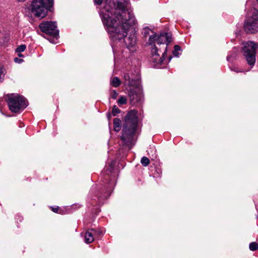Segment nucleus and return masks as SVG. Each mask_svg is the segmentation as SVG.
<instances>
[{"label":"nucleus","mask_w":258,"mask_h":258,"mask_svg":"<svg viewBox=\"0 0 258 258\" xmlns=\"http://www.w3.org/2000/svg\"><path fill=\"white\" fill-rule=\"evenodd\" d=\"M95 237H100L103 235V232L101 230H95Z\"/></svg>","instance_id":"26"},{"label":"nucleus","mask_w":258,"mask_h":258,"mask_svg":"<svg viewBox=\"0 0 258 258\" xmlns=\"http://www.w3.org/2000/svg\"><path fill=\"white\" fill-rule=\"evenodd\" d=\"M4 68L0 66V82H2L4 80Z\"/></svg>","instance_id":"21"},{"label":"nucleus","mask_w":258,"mask_h":258,"mask_svg":"<svg viewBox=\"0 0 258 258\" xmlns=\"http://www.w3.org/2000/svg\"><path fill=\"white\" fill-rule=\"evenodd\" d=\"M248 4V2H247L246 5H247Z\"/></svg>","instance_id":"36"},{"label":"nucleus","mask_w":258,"mask_h":258,"mask_svg":"<svg viewBox=\"0 0 258 258\" xmlns=\"http://www.w3.org/2000/svg\"><path fill=\"white\" fill-rule=\"evenodd\" d=\"M118 95V93L115 90L112 91L111 93V96L112 99H115Z\"/></svg>","instance_id":"25"},{"label":"nucleus","mask_w":258,"mask_h":258,"mask_svg":"<svg viewBox=\"0 0 258 258\" xmlns=\"http://www.w3.org/2000/svg\"><path fill=\"white\" fill-rule=\"evenodd\" d=\"M114 126H121V120L118 118H115L113 120Z\"/></svg>","instance_id":"23"},{"label":"nucleus","mask_w":258,"mask_h":258,"mask_svg":"<svg viewBox=\"0 0 258 258\" xmlns=\"http://www.w3.org/2000/svg\"><path fill=\"white\" fill-rule=\"evenodd\" d=\"M233 51H234L233 53H230V54H228V56H227V60L229 62L232 61V60H233V58H235L236 55V48H235L233 50Z\"/></svg>","instance_id":"15"},{"label":"nucleus","mask_w":258,"mask_h":258,"mask_svg":"<svg viewBox=\"0 0 258 258\" xmlns=\"http://www.w3.org/2000/svg\"><path fill=\"white\" fill-rule=\"evenodd\" d=\"M110 84L112 86L117 87L121 84V81L118 77H115L111 80Z\"/></svg>","instance_id":"13"},{"label":"nucleus","mask_w":258,"mask_h":258,"mask_svg":"<svg viewBox=\"0 0 258 258\" xmlns=\"http://www.w3.org/2000/svg\"><path fill=\"white\" fill-rule=\"evenodd\" d=\"M253 19V18H257L258 19V10L255 9H253L252 12V16L250 18Z\"/></svg>","instance_id":"24"},{"label":"nucleus","mask_w":258,"mask_h":258,"mask_svg":"<svg viewBox=\"0 0 258 258\" xmlns=\"http://www.w3.org/2000/svg\"><path fill=\"white\" fill-rule=\"evenodd\" d=\"M114 8L106 5L100 12L102 22L110 37L123 41L130 50L136 44L135 25L137 21L133 13L127 9L128 0H117ZM132 51H133L132 50Z\"/></svg>","instance_id":"1"},{"label":"nucleus","mask_w":258,"mask_h":258,"mask_svg":"<svg viewBox=\"0 0 258 258\" xmlns=\"http://www.w3.org/2000/svg\"><path fill=\"white\" fill-rule=\"evenodd\" d=\"M242 52L248 64L253 67L255 62V52L257 44L252 41L243 43Z\"/></svg>","instance_id":"6"},{"label":"nucleus","mask_w":258,"mask_h":258,"mask_svg":"<svg viewBox=\"0 0 258 258\" xmlns=\"http://www.w3.org/2000/svg\"><path fill=\"white\" fill-rule=\"evenodd\" d=\"M99 194H100V189L97 186H92L90 191L89 196L92 201L91 204L93 205L102 204L103 201L110 195L109 192L102 196L99 195Z\"/></svg>","instance_id":"9"},{"label":"nucleus","mask_w":258,"mask_h":258,"mask_svg":"<svg viewBox=\"0 0 258 258\" xmlns=\"http://www.w3.org/2000/svg\"><path fill=\"white\" fill-rule=\"evenodd\" d=\"M110 168L111 169H112V166L111 165H110Z\"/></svg>","instance_id":"33"},{"label":"nucleus","mask_w":258,"mask_h":258,"mask_svg":"<svg viewBox=\"0 0 258 258\" xmlns=\"http://www.w3.org/2000/svg\"><path fill=\"white\" fill-rule=\"evenodd\" d=\"M14 61L16 62L20 63H21L23 60L22 59H20L18 57H16L14 58Z\"/></svg>","instance_id":"27"},{"label":"nucleus","mask_w":258,"mask_h":258,"mask_svg":"<svg viewBox=\"0 0 258 258\" xmlns=\"http://www.w3.org/2000/svg\"><path fill=\"white\" fill-rule=\"evenodd\" d=\"M58 207H56V208H52V210L53 212H55V213H60V212H58Z\"/></svg>","instance_id":"28"},{"label":"nucleus","mask_w":258,"mask_h":258,"mask_svg":"<svg viewBox=\"0 0 258 258\" xmlns=\"http://www.w3.org/2000/svg\"><path fill=\"white\" fill-rule=\"evenodd\" d=\"M120 126H114V130L115 132H118L120 130Z\"/></svg>","instance_id":"30"},{"label":"nucleus","mask_w":258,"mask_h":258,"mask_svg":"<svg viewBox=\"0 0 258 258\" xmlns=\"http://www.w3.org/2000/svg\"><path fill=\"white\" fill-rule=\"evenodd\" d=\"M18 1H19V2H24V1H25V0H18Z\"/></svg>","instance_id":"32"},{"label":"nucleus","mask_w":258,"mask_h":258,"mask_svg":"<svg viewBox=\"0 0 258 258\" xmlns=\"http://www.w3.org/2000/svg\"><path fill=\"white\" fill-rule=\"evenodd\" d=\"M120 109L116 106L114 105L112 109V114L113 116H116L118 113H120Z\"/></svg>","instance_id":"18"},{"label":"nucleus","mask_w":258,"mask_h":258,"mask_svg":"<svg viewBox=\"0 0 258 258\" xmlns=\"http://www.w3.org/2000/svg\"><path fill=\"white\" fill-rule=\"evenodd\" d=\"M7 98L9 109L12 112H19L27 106V102L25 98L19 94H8Z\"/></svg>","instance_id":"5"},{"label":"nucleus","mask_w":258,"mask_h":258,"mask_svg":"<svg viewBox=\"0 0 258 258\" xmlns=\"http://www.w3.org/2000/svg\"><path fill=\"white\" fill-rule=\"evenodd\" d=\"M94 2L96 5H100L102 2V0H94Z\"/></svg>","instance_id":"29"},{"label":"nucleus","mask_w":258,"mask_h":258,"mask_svg":"<svg viewBox=\"0 0 258 258\" xmlns=\"http://www.w3.org/2000/svg\"><path fill=\"white\" fill-rule=\"evenodd\" d=\"M142 34L144 37L149 36L148 43L151 46V61L161 64L167 52V45L172 41L171 34L162 33L158 35L147 27L143 28Z\"/></svg>","instance_id":"2"},{"label":"nucleus","mask_w":258,"mask_h":258,"mask_svg":"<svg viewBox=\"0 0 258 258\" xmlns=\"http://www.w3.org/2000/svg\"><path fill=\"white\" fill-rule=\"evenodd\" d=\"M128 95L131 103L132 105L141 103L143 99V95L139 89V88H134L129 89L128 90Z\"/></svg>","instance_id":"10"},{"label":"nucleus","mask_w":258,"mask_h":258,"mask_svg":"<svg viewBox=\"0 0 258 258\" xmlns=\"http://www.w3.org/2000/svg\"><path fill=\"white\" fill-rule=\"evenodd\" d=\"M141 163L144 166H147L150 163V160L147 157L144 156L141 159Z\"/></svg>","instance_id":"14"},{"label":"nucleus","mask_w":258,"mask_h":258,"mask_svg":"<svg viewBox=\"0 0 258 258\" xmlns=\"http://www.w3.org/2000/svg\"><path fill=\"white\" fill-rule=\"evenodd\" d=\"M249 248L252 251L256 250L258 249V244L255 242H251L249 244Z\"/></svg>","instance_id":"16"},{"label":"nucleus","mask_w":258,"mask_h":258,"mask_svg":"<svg viewBox=\"0 0 258 258\" xmlns=\"http://www.w3.org/2000/svg\"><path fill=\"white\" fill-rule=\"evenodd\" d=\"M26 48V46L24 44H22L20 45L16 49V51L17 52H23Z\"/></svg>","instance_id":"19"},{"label":"nucleus","mask_w":258,"mask_h":258,"mask_svg":"<svg viewBox=\"0 0 258 258\" xmlns=\"http://www.w3.org/2000/svg\"><path fill=\"white\" fill-rule=\"evenodd\" d=\"M53 5V0H33L31 5V12L38 17L44 18L48 10Z\"/></svg>","instance_id":"4"},{"label":"nucleus","mask_w":258,"mask_h":258,"mask_svg":"<svg viewBox=\"0 0 258 258\" xmlns=\"http://www.w3.org/2000/svg\"><path fill=\"white\" fill-rule=\"evenodd\" d=\"M19 56L21 57V56H22V54H19Z\"/></svg>","instance_id":"34"},{"label":"nucleus","mask_w":258,"mask_h":258,"mask_svg":"<svg viewBox=\"0 0 258 258\" xmlns=\"http://www.w3.org/2000/svg\"><path fill=\"white\" fill-rule=\"evenodd\" d=\"M230 68L231 71L235 72L236 73L243 72L242 69H238L237 67H236L235 66L230 67Z\"/></svg>","instance_id":"22"},{"label":"nucleus","mask_w":258,"mask_h":258,"mask_svg":"<svg viewBox=\"0 0 258 258\" xmlns=\"http://www.w3.org/2000/svg\"><path fill=\"white\" fill-rule=\"evenodd\" d=\"M106 172H107L106 174H108L109 173L111 172V171H107V169H106Z\"/></svg>","instance_id":"31"},{"label":"nucleus","mask_w":258,"mask_h":258,"mask_svg":"<svg viewBox=\"0 0 258 258\" xmlns=\"http://www.w3.org/2000/svg\"><path fill=\"white\" fill-rule=\"evenodd\" d=\"M95 232V229H90L86 232L85 235V242L86 243L89 244L94 241Z\"/></svg>","instance_id":"12"},{"label":"nucleus","mask_w":258,"mask_h":258,"mask_svg":"<svg viewBox=\"0 0 258 258\" xmlns=\"http://www.w3.org/2000/svg\"><path fill=\"white\" fill-rule=\"evenodd\" d=\"M39 28L42 32L57 39L59 31L57 29L56 22L45 21L40 24Z\"/></svg>","instance_id":"7"},{"label":"nucleus","mask_w":258,"mask_h":258,"mask_svg":"<svg viewBox=\"0 0 258 258\" xmlns=\"http://www.w3.org/2000/svg\"><path fill=\"white\" fill-rule=\"evenodd\" d=\"M244 30L247 33H253L258 31V19L248 18L244 25Z\"/></svg>","instance_id":"11"},{"label":"nucleus","mask_w":258,"mask_h":258,"mask_svg":"<svg viewBox=\"0 0 258 258\" xmlns=\"http://www.w3.org/2000/svg\"><path fill=\"white\" fill-rule=\"evenodd\" d=\"M123 84L128 87L139 88L140 84V75L138 72L135 73L127 72L123 75Z\"/></svg>","instance_id":"8"},{"label":"nucleus","mask_w":258,"mask_h":258,"mask_svg":"<svg viewBox=\"0 0 258 258\" xmlns=\"http://www.w3.org/2000/svg\"><path fill=\"white\" fill-rule=\"evenodd\" d=\"M110 116V114H108V117L109 118Z\"/></svg>","instance_id":"35"},{"label":"nucleus","mask_w":258,"mask_h":258,"mask_svg":"<svg viewBox=\"0 0 258 258\" xmlns=\"http://www.w3.org/2000/svg\"><path fill=\"white\" fill-rule=\"evenodd\" d=\"M256 1H257V3H258V0H256Z\"/></svg>","instance_id":"37"},{"label":"nucleus","mask_w":258,"mask_h":258,"mask_svg":"<svg viewBox=\"0 0 258 258\" xmlns=\"http://www.w3.org/2000/svg\"><path fill=\"white\" fill-rule=\"evenodd\" d=\"M138 124V111L135 109L129 111L124 118L120 137L122 145L128 149H131L135 144L134 136Z\"/></svg>","instance_id":"3"},{"label":"nucleus","mask_w":258,"mask_h":258,"mask_svg":"<svg viewBox=\"0 0 258 258\" xmlns=\"http://www.w3.org/2000/svg\"><path fill=\"white\" fill-rule=\"evenodd\" d=\"M126 98L125 96H121L119 97L117 103L119 104L123 105L126 103Z\"/></svg>","instance_id":"17"},{"label":"nucleus","mask_w":258,"mask_h":258,"mask_svg":"<svg viewBox=\"0 0 258 258\" xmlns=\"http://www.w3.org/2000/svg\"><path fill=\"white\" fill-rule=\"evenodd\" d=\"M180 50V47L178 45H175L174 46V50L173 51V54L174 56H177L178 55V51Z\"/></svg>","instance_id":"20"}]
</instances>
